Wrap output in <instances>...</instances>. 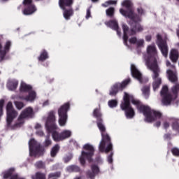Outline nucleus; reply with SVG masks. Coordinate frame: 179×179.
<instances>
[{
	"mask_svg": "<svg viewBox=\"0 0 179 179\" xmlns=\"http://www.w3.org/2000/svg\"><path fill=\"white\" fill-rule=\"evenodd\" d=\"M129 101H131L132 104L136 106L140 113H143L145 117V121L146 122H152V121H156V120H159L162 117L160 112L151 110L149 106L142 105L139 101L134 99L127 94V92H124L123 102H122L120 107L123 111H125L126 117L128 119L135 117V110L131 107Z\"/></svg>",
	"mask_w": 179,
	"mask_h": 179,
	"instance_id": "nucleus-1",
	"label": "nucleus"
},
{
	"mask_svg": "<svg viewBox=\"0 0 179 179\" xmlns=\"http://www.w3.org/2000/svg\"><path fill=\"white\" fill-rule=\"evenodd\" d=\"M145 60V65L153 72L152 79L154 80L152 87L154 92H156L157 89H159V86L162 84V78L159 77L160 73V69L157 66V50L155 45H150L147 47V55L144 56Z\"/></svg>",
	"mask_w": 179,
	"mask_h": 179,
	"instance_id": "nucleus-2",
	"label": "nucleus"
},
{
	"mask_svg": "<svg viewBox=\"0 0 179 179\" xmlns=\"http://www.w3.org/2000/svg\"><path fill=\"white\" fill-rule=\"evenodd\" d=\"M168 78L172 83H176L171 88V92H169V87L167 85L163 86L160 94L162 97V104L164 106H170L173 100L177 99V96L179 94V83L178 78L177 77V73L176 71L168 70L167 71Z\"/></svg>",
	"mask_w": 179,
	"mask_h": 179,
	"instance_id": "nucleus-3",
	"label": "nucleus"
},
{
	"mask_svg": "<svg viewBox=\"0 0 179 179\" xmlns=\"http://www.w3.org/2000/svg\"><path fill=\"white\" fill-rule=\"evenodd\" d=\"M7 111V126L10 128H16V127H20L24 124L25 118H33L34 112H33V108L28 107L22 111L21 114L17 118L16 124H13V119L17 117V111L13 108L12 102H8L6 106Z\"/></svg>",
	"mask_w": 179,
	"mask_h": 179,
	"instance_id": "nucleus-4",
	"label": "nucleus"
},
{
	"mask_svg": "<svg viewBox=\"0 0 179 179\" xmlns=\"http://www.w3.org/2000/svg\"><path fill=\"white\" fill-rule=\"evenodd\" d=\"M120 12L121 15L124 16L125 17H129L131 20V29L129 31L128 26L125 24H122V29L124 31L123 36V41L124 44L128 47V36H132L134 34H136L139 31H142L143 30V27L138 23V22H141V17L134 14V10L129 9L128 11L124 10V9H120Z\"/></svg>",
	"mask_w": 179,
	"mask_h": 179,
	"instance_id": "nucleus-5",
	"label": "nucleus"
},
{
	"mask_svg": "<svg viewBox=\"0 0 179 179\" xmlns=\"http://www.w3.org/2000/svg\"><path fill=\"white\" fill-rule=\"evenodd\" d=\"M56 121L57 119L55 118V113H54V111L50 112L46 120L45 127L48 132L52 133L53 140H55V142H59L61 141H64V139L71 138L72 131L70 130H64L61 134L57 131L58 126H57V124H55Z\"/></svg>",
	"mask_w": 179,
	"mask_h": 179,
	"instance_id": "nucleus-6",
	"label": "nucleus"
},
{
	"mask_svg": "<svg viewBox=\"0 0 179 179\" xmlns=\"http://www.w3.org/2000/svg\"><path fill=\"white\" fill-rule=\"evenodd\" d=\"M93 114L94 117L98 118L97 126L101 131V135L102 136V138L99 145V152H105V153H108V152H111L113 150V143H111V138H110V136H108V134L106 133V127L102 123L103 121L99 119L101 117L100 110L95 109Z\"/></svg>",
	"mask_w": 179,
	"mask_h": 179,
	"instance_id": "nucleus-7",
	"label": "nucleus"
},
{
	"mask_svg": "<svg viewBox=\"0 0 179 179\" xmlns=\"http://www.w3.org/2000/svg\"><path fill=\"white\" fill-rule=\"evenodd\" d=\"M83 149L86 151L81 152V156L80 157V163L83 166L85 163V159L88 162H92V157L94 155V147L90 144H85L83 146Z\"/></svg>",
	"mask_w": 179,
	"mask_h": 179,
	"instance_id": "nucleus-8",
	"label": "nucleus"
},
{
	"mask_svg": "<svg viewBox=\"0 0 179 179\" xmlns=\"http://www.w3.org/2000/svg\"><path fill=\"white\" fill-rule=\"evenodd\" d=\"M69 103H66L58 109L59 124L65 127L68 121V111H69Z\"/></svg>",
	"mask_w": 179,
	"mask_h": 179,
	"instance_id": "nucleus-9",
	"label": "nucleus"
},
{
	"mask_svg": "<svg viewBox=\"0 0 179 179\" xmlns=\"http://www.w3.org/2000/svg\"><path fill=\"white\" fill-rule=\"evenodd\" d=\"M30 156H38L41 155V148L40 144L34 139H31L29 142Z\"/></svg>",
	"mask_w": 179,
	"mask_h": 179,
	"instance_id": "nucleus-10",
	"label": "nucleus"
},
{
	"mask_svg": "<svg viewBox=\"0 0 179 179\" xmlns=\"http://www.w3.org/2000/svg\"><path fill=\"white\" fill-rule=\"evenodd\" d=\"M131 82L130 79L125 80L122 83H116L110 89V96H115L120 92V90H122L123 89H125V87L128 83Z\"/></svg>",
	"mask_w": 179,
	"mask_h": 179,
	"instance_id": "nucleus-11",
	"label": "nucleus"
},
{
	"mask_svg": "<svg viewBox=\"0 0 179 179\" xmlns=\"http://www.w3.org/2000/svg\"><path fill=\"white\" fill-rule=\"evenodd\" d=\"M157 44L162 54L166 58L167 54H169V47L166 41L162 40V36L160 34L157 35Z\"/></svg>",
	"mask_w": 179,
	"mask_h": 179,
	"instance_id": "nucleus-12",
	"label": "nucleus"
},
{
	"mask_svg": "<svg viewBox=\"0 0 179 179\" xmlns=\"http://www.w3.org/2000/svg\"><path fill=\"white\" fill-rule=\"evenodd\" d=\"M32 0H24L23 1V5L25 6V9L23 10L24 15H33L36 10H37V8H36V6L34 5L32 3Z\"/></svg>",
	"mask_w": 179,
	"mask_h": 179,
	"instance_id": "nucleus-13",
	"label": "nucleus"
},
{
	"mask_svg": "<svg viewBox=\"0 0 179 179\" xmlns=\"http://www.w3.org/2000/svg\"><path fill=\"white\" fill-rule=\"evenodd\" d=\"M29 94L26 96H15V95H13L11 96V99H13V100H17V99H20V100H25V101H34L36 100V97H37V95L36 94V92H34L33 90H31V91L28 92Z\"/></svg>",
	"mask_w": 179,
	"mask_h": 179,
	"instance_id": "nucleus-14",
	"label": "nucleus"
},
{
	"mask_svg": "<svg viewBox=\"0 0 179 179\" xmlns=\"http://www.w3.org/2000/svg\"><path fill=\"white\" fill-rule=\"evenodd\" d=\"M131 73L133 78H135L140 82V83H143V80L142 79V73L139 72V70L136 68L134 64L131 65Z\"/></svg>",
	"mask_w": 179,
	"mask_h": 179,
	"instance_id": "nucleus-15",
	"label": "nucleus"
},
{
	"mask_svg": "<svg viewBox=\"0 0 179 179\" xmlns=\"http://www.w3.org/2000/svg\"><path fill=\"white\" fill-rule=\"evenodd\" d=\"M10 45H12V42L10 41H7L6 43L4 45V48H2V44L1 43V48L0 49L1 52H4V54L0 57V62L1 61H3L5 59V55H6V52L9 51V48H10Z\"/></svg>",
	"mask_w": 179,
	"mask_h": 179,
	"instance_id": "nucleus-16",
	"label": "nucleus"
},
{
	"mask_svg": "<svg viewBox=\"0 0 179 179\" xmlns=\"http://www.w3.org/2000/svg\"><path fill=\"white\" fill-rule=\"evenodd\" d=\"M105 24L108 27H110V29L116 30L117 36H121V31H118V22H117L115 20H110L109 22H105Z\"/></svg>",
	"mask_w": 179,
	"mask_h": 179,
	"instance_id": "nucleus-17",
	"label": "nucleus"
},
{
	"mask_svg": "<svg viewBox=\"0 0 179 179\" xmlns=\"http://www.w3.org/2000/svg\"><path fill=\"white\" fill-rule=\"evenodd\" d=\"M91 170H92V172L88 171L87 173V176L90 178H94V177H96V176H97V174H99V172L100 171L99 166H97L96 165H92L91 166Z\"/></svg>",
	"mask_w": 179,
	"mask_h": 179,
	"instance_id": "nucleus-18",
	"label": "nucleus"
},
{
	"mask_svg": "<svg viewBox=\"0 0 179 179\" xmlns=\"http://www.w3.org/2000/svg\"><path fill=\"white\" fill-rule=\"evenodd\" d=\"M19 85V81L16 79H10L7 83V88L8 90H16L17 85Z\"/></svg>",
	"mask_w": 179,
	"mask_h": 179,
	"instance_id": "nucleus-19",
	"label": "nucleus"
},
{
	"mask_svg": "<svg viewBox=\"0 0 179 179\" xmlns=\"http://www.w3.org/2000/svg\"><path fill=\"white\" fill-rule=\"evenodd\" d=\"M129 43H130V44H136L137 47H143V44H145V40L137 39L136 37H131L129 39Z\"/></svg>",
	"mask_w": 179,
	"mask_h": 179,
	"instance_id": "nucleus-20",
	"label": "nucleus"
},
{
	"mask_svg": "<svg viewBox=\"0 0 179 179\" xmlns=\"http://www.w3.org/2000/svg\"><path fill=\"white\" fill-rule=\"evenodd\" d=\"M31 90V87L30 85L26 84L24 82H21L20 86V93H29V92Z\"/></svg>",
	"mask_w": 179,
	"mask_h": 179,
	"instance_id": "nucleus-21",
	"label": "nucleus"
},
{
	"mask_svg": "<svg viewBox=\"0 0 179 179\" xmlns=\"http://www.w3.org/2000/svg\"><path fill=\"white\" fill-rule=\"evenodd\" d=\"M72 0H59V5L63 10H65V6H71L72 5Z\"/></svg>",
	"mask_w": 179,
	"mask_h": 179,
	"instance_id": "nucleus-22",
	"label": "nucleus"
},
{
	"mask_svg": "<svg viewBox=\"0 0 179 179\" xmlns=\"http://www.w3.org/2000/svg\"><path fill=\"white\" fill-rule=\"evenodd\" d=\"M178 57H179L178 51H177V50L176 49H173L170 53L171 61H172V62H177V59H178Z\"/></svg>",
	"mask_w": 179,
	"mask_h": 179,
	"instance_id": "nucleus-23",
	"label": "nucleus"
},
{
	"mask_svg": "<svg viewBox=\"0 0 179 179\" xmlns=\"http://www.w3.org/2000/svg\"><path fill=\"white\" fill-rule=\"evenodd\" d=\"M142 95L145 99H149V96L150 94V87L149 86H144L141 89Z\"/></svg>",
	"mask_w": 179,
	"mask_h": 179,
	"instance_id": "nucleus-24",
	"label": "nucleus"
},
{
	"mask_svg": "<svg viewBox=\"0 0 179 179\" xmlns=\"http://www.w3.org/2000/svg\"><path fill=\"white\" fill-rule=\"evenodd\" d=\"M73 15V11L72 10H65L63 13V15L64 19H66V20H69L71 16H72Z\"/></svg>",
	"mask_w": 179,
	"mask_h": 179,
	"instance_id": "nucleus-25",
	"label": "nucleus"
},
{
	"mask_svg": "<svg viewBox=\"0 0 179 179\" xmlns=\"http://www.w3.org/2000/svg\"><path fill=\"white\" fill-rule=\"evenodd\" d=\"M66 170H67V171H69V173H72L73 171H75V172L80 171V169L78 166L71 165V166H69L66 168Z\"/></svg>",
	"mask_w": 179,
	"mask_h": 179,
	"instance_id": "nucleus-26",
	"label": "nucleus"
},
{
	"mask_svg": "<svg viewBox=\"0 0 179 179\" xmlns=\"http://www.w3.org/2000/svg\"><path fill=\"white\" fill-rule=\"evenodd\" d=\"M32 179H45V174L41 172H36L31 176Z\"/></svg>",
	"mask_w": 179,
	"mask_h": 179,
	"instance_id": "nucleus-27",
	"label": "nucleus"
},
{
	"mask_svg": "<svg viewBox=\"0 0 179 179\" xmlns=\"http://www.w3.org/2000/svg\"><path fill=\"white\" fill-rule=\"evenodd\" d=\"M59 150V145H55L51 150L50 155L52 157H55V156L57 155L58 153V151Z\"/></svg>",
	"mask_w": 179,
	"mask_h": 179,
	"instance_id": "nucleus-28",
	"label": "nucleus"
},
{
	"mask_svg": "<svg viewBox=\"0 0 179 179\" xmlns=\"http://www.w3.org/2000/svg\"><path fill=\"white\" fill-rule=\"evenodd\" d=\"M48 59V53L45 50H43L41 55L38 57V59L40 61H45V59Z\"/></svg>",
	"mask_w": 179,
	"mask_h": 179,
	"instance_id": "nucleus-29",
	"label": "nucleus"
},
{
	"mask_svg": "<svg viewBox=\"0 0 179 179\" xmlns=\"http://www.w3.org/2000/svg\"><path fill=\"white\" fill-rule=\"evenodd\" d=\"M117 0H109L104 3H102V6H103V8H107V6H110V5H117Z\"/></svg>",
	"mask_w": 179,
	"mask_h": 179,
	"instance_id": "nucleus-30",
	"label": "nucleus"
},
{
	"mask_svg": "<svg viewBox=\"0 0 179 179\" xmlns=\"http://www.w3.org/2000/svg\"><path fill=\"white\" fill-rule=\"evenodd\" d=\"M122 6H125V8H127V9H129V8L132 6V1H131V0H124L122 3Z\"/></svg>",
	"mask_w": 179,
	"mask_h": 179,
	"instance_id": "nucleus-31",
	"label": "nucleus"
},
{
	"mask_svg": "<svg viewBox=\"0 0 179 179\" xmlns=\"http://www.w3.org/2000/svg\"><path fill=\"white\" fill-rule=\"evenodd\" d=\"M14 104L17 110H22L24 107V103L22 101H15Z\"/></svg>",
	"mask_w": 179,
	"mask_h": 179,
	"instance_id": "nucleus-32",
	"label": "nucleus"
},
{
	"mask_svg": "<svg viewBox=\"0 0 179 179\" xmlns=\"http://www.w3.org/2000/svg\"><path fill=\"white\" fill-rule=\"evenodd\" d=\"M61 177V172L52 173L48 175V178H58Z\"/></svg>",
	"mask_w": 179,
	"mask_h": 179,
	"instance_id": "nucleus-33",
	"label": "nucleus"
},
{
	"mask_svg": "<svg viewBox=\"0 0 179 179\" xmlns=\"http://www.w3.org/2000/svg\"><path fill=\"white\" fill-rule=\"evenodd\" d=\"M114 10H115V9L113 7H110L108 9H107L106 10V13L107 16H110V17L114 16Z\"/></svg>",
	"mask_w": 179,
	"mask_h": 179,
	"instance_id": "nucleus-34",
	"label": "nucleus"
},
{
	"mask_svg": "<svg viewBox=\"0 0 179 179\" xmlns=\"http://www.w3.org/2000/svg\"><path fill=\"white\" fill-rule=\"evenodd\" d=\"M3 104H5V101L3 99L0 100V117H2L3 114Z\"/></svg>",
	"mask_w": 179,
	"mask_h": 179,
	"instance_id": "nucleus-35",
	"label": "nucleus"
},
{
	"mask_svg": "<svg viewBox=\"0 0 179 179\" xmlns=\"http://www.w3.org/2000/svg\"><path fill=\"white\" fill-rule=\"evenodd\" d=\"M118 104L117 102V100L113 99L108 101V106L110 107V108H114Z\"/></svg>",
	"mask_w": 179,
	"mask_h": 179,
	"instance_id": "nucleus-36",
	"label": "nucleus"
},
{
	"mask_svg": "<svg viewBox=\"0 0 179 179\" xmlns=\"http://www.w3.org/2000/svg\"><path fill=\"white\" fill-rule=\"evenodd\" d=\"M51 143H52L51 140L50 139V136H48L46 137V138L45 140L44 146L45 148H47V147L51 145Z\"/></svg>",
	"mask_w": 179,
	"mask_h": 179,
	"instance_id": "nucleus-37",
	"label": "nucleus"
},
{
	"mask_svg": "<svg viewBox=\"0 0 179 179\" xmlns=\"http://www.w3.org/2000/svg\"><path fill=\"white\" fill-rule=\"evenodd\" d=\"M72 159V154H69L66 157H64V163H68V162H70Z\"/></svg>",
	"mask_w": 179,
	"mask_h": 179,
	"instance_id": "nucleus-38",
	"label": "nucleus"
},
{
	"mask_svg": "<svg viewBox=\"0 0 179 179\" xmlns=\"http://www.w3.org/2000/svg\"><path fill=\"white\" fill-rule=\"evenodd\" d=\"M171 152L174 156H179V149L174 148L171 150Z\"/></svg>",
	"mask_w": 179,
	"mask_h": 179,
	"instance_id": "nucleus-39",
	"label": "nucleus"
},
{
	"mask_svg": "<svg viewBox=\"0 0 179 179\" xmlns=\"http://www.w3.org/2000/svg\"><path fill=\"white\" fill-rule=\"evenodd\" d=\"M36 167L38 169H43V167H44V163L41 161H39L36 163Z\"/></svg>",
	"mask_w": 179,
	"mask_h": 179,
	"instance_id": "nucleus-40",
	"label": "nucleus"
},
{
	"mask_svg": "<svg viewBox=\"0 0 179 179\" xmlns=\"http://www.w3.org/2000/svg\"><path fill=\"white\" fill-rule=\"evenodd\" d=\"M173 129H175V131L179 132V124L178 122H175L173 124Z\"/></svg>",
	"mask_w": 179,
	"mask_h": 179,
	"instance_id": "nucleus-41",
	"label": "nucleus"
},
{
	"mask_svg": "<svg viewBox=\"0 0 179 179\" xmlns=\"http://www.w3.org/2000/svg\"><path fill=\"white\" fill-rule=\"evenodd\" d=\"M114 153L111 152L108 156V163H113V156Z\"/></svg>",
	"mask_w": 179,
	"mask_h": 179,
	"instance_id": "nucleus-42",
	"label": "nucleus"
},
{
	"mask_svg": "<svg viewBox=\"0 0 179 179\" xmlns=\"http://www.w3.org/2000/svg\"><path fill=\"white\" fill-rule=\"evenodd\" d=\"M91 14H92V13L90 11V8L87 9V13H86V16H85L86 19H89V17H90L92 16Z\"/></svg>",
	"mask_w": 179,
	"mask_h": 179,
	"instance_id": "nucleus-43",
	"label": "nucleus"
},
{
	"mask_svg": "<svg viewBox=\"0 0 179 179\" xmlns=\"http://www.w3.org/2000/svg\"><path fill=\"white\" fill-rule=\"evenodd\" d=\"M36 135H38V136H44V131H43L42 130H38L36 132Z\"/></svg>",
	"mask_w": 179,
	"mask_h": 179,
	"instance_id": "nucleus-44",
	"label": "nucleus"
},
{
	"mask_svg": "<svg viewBox=\"0 0 179 179\" xmlns=\"http://www.w3.org/2000/svg\"><path fill=\"white\" fill-rule=\"evenodd\" d=\"M138 15H144L145 14V10L142 9V8H138L137 9Z\"/></svg>",
	"mask_w": 179,
	"mask_h": 179,
	"instance_id": "nucleus-45",
	"label": "nucleus"
},
{
	"mask_svg": "<svg viewBox=\"0 0 179 179\" xmlns=\"http://www.w3.org/2000/svg\"><path fill=\"white\" fill-rule=\"evenodd\" d=\"M166 66H170V68H172L174 69L175 66L174 65H171V63H170V61L167 60L166 62Z\"/></svg>",
	"mask_w": 179,
	"mask_h": 179,
	"instance_id": "nucleus-46",
	"label": "nucleus"
},
{
	"mask_svg": "<svg viewBox=\"0 0 179 179\" xmlns=\"http://www.w3.org/2000/svg\"><path fill=\"white\" fill-rule=\"evenodd\" d=\"M42 128L41 127V124L37 123L36 125H35V129H36L37 131H39L41 130Z\"/></svg>",
	"mask_w": 179,
	"mask_h": 179,
	"instance_id": "nucleus-47",
	"label": "nucleus"
},
{
	"mask_svg": "<svg viewBox=\"0 0 179 179\" xmlns=\"http://www.w3.org/2000/svg\"><path fill=\"white\" fill-rule=\"evenodd\" d=\"M152 40V36L148 35L145 36V41H150Z\"/></svg>",
	"mask_w": 179,
	"mask_h": 179,
	"instance_id": "nucleus-48",
	"label": "nucleus"
},
{
	"mask_svg": "<svg viewBox=\"0 0 179 179\" xmlns=\"http://www.w3.org/2000/svg\"><path fill=\"white\" fill-rule=\"evenodd\" d=\"M164 128H169V127H170V124L168 122H164Z\"/></svg>",
	"mask_w": 179,
	"mask_h": 179,
	"instance_id": "nucleus-49",
	"label": "nucleus"
},
{
	"mask_svg": "<svg viewBox=\"0 0 179 179\" xmlns=\"http://www.w3.org/2000/svg\"><path fill=\"white\" fill-rule=\"evenodd\" d=\"M164 138V139H170V134H165Z\"/></svg>",
	"mask_w": 179,
	"mask_h": 179,
	"instance_id": "nucleus-50",
	"label": "nucleus"
},
{
	"mask_svg": "<svg viewBox=\"0 0 179 179\" xmlns=\"http://www.w3.org/2000/svg\"><path fill=\"white\" fill-rule=\"evenodd\" d=\"M48 104H50V102H49L48 101H45L43 103V106H48Z\"/></svg>",
	"mask_w": 179,
	"mask_h": 179,
	"instance_id": "nucleus-51",
	"label": "nucleus"
},
{
	"mask_svg": "<svg viewBox=\"0 0 179 179\" xmlns=\"http://www.w3.org/2000/svg\"><path fill=\"white\" fill-rule=\"evenodd\" d=\"M155 125H156L157 127H159V126L160 125V122H157L155 124Z\"/></svg>",
	"mask_w": 179,
	"mask_h": 179,
	"instance_id": "nucleus-52",
	"label": "nucleus"
},
{
	"mask_svg": "<svg viewBox=\"0 0 179 179\" xmlns=\"http://www.w3.org/2000/svg\"><path fill=\"white\" fill-rule=\"evenodd\" d=\"M74 179H82V178L80 176H76V178H74Z\"/></svg>",
	"mask_w": 179,
	"mask_h": 179,
	"instance_id": "nucleus-53",
	"label": "nucleus"
},
{
	"mask_svg": "<svg viewBox=\"0 0 179 179\" xmlns=\"http://www.w3.org/2000/svg\"><path fill=\"white\" fill-rule=\"evenodd\" d=\"M8 0H1V2H6Z\"/></svg>",
	"mask_w": 179,
	"mask_h": 179,
	"instance_id": "nucleus-54",
	"label": "nucleus"
},
{
	"mask_svg": "<svg viewBox=\"0 0 179 179\" xmlns=\"http://www.w3.org/2000/svg\"><path fill=\"white\" fill-rule=\"evenodd\" d=\"M92 2H97V1H99V0H92Z\"/></svg>",
	"mask_w": 179,
	"mask_h": 179,
	"instance_id": "nucleus-55",
	"label": "nucleus"
},
{
	"mask_svg": "<svg viewBox=\"0 0 179 179\" xmlns=\"http://www.w3.org/2000/svg\"><path fill=\"white\" fill-rule=\"evenodd\" d=\"M177 1H179V0H177Z\"/></svg>",
	"mask_w": 179,
	"mask_h": 179,
	"instance_id": "nucleus-56",
	"label": "nucleus"
}]
</instances>
